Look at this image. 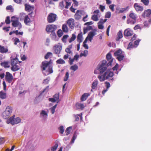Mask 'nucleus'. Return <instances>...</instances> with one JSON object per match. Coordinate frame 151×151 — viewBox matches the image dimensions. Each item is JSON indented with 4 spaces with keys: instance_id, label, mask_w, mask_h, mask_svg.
Segmentation results:
<instances>
[{
    "instance_id": "1",
    "label": "nucleus",
    "mask_w": 151,
    "mask_h": 151,
    "mask_svg": "<svg viewBox=\"0 0 151 151\" xmlns=\"http://www.w3.org/2000/svg\"><path fill=\"white\" fill-rule=\"evenodd\" d=\"M14 55H16L15 57H12L11 58V69L13 71L15 72L19 70L20 69L21 67L20 63L22 62L19 60L17 58L18 55H17L15 53H14Z\"/></svg>"
},
{
    "instance_id": "2",
    "label": "nucleus",
    "mask_w": 151,
    "mask_h": 151,
    "mask_svg": "<svg viewBox=\"0 0 151 151\" xmlns=\"http://www.w3.org/2000/svg\"><path fill=\"white\" fill-rule=\"evenodd\" d=\"M42 68L43 74L45 76L48 75L53 72L52 67L50 65V61H45L43 62Z\"/></svg>"
},
{
    "instance_id": "3",
    "label": "nucleus",
    "mask_w": 151,
    "mask_h": 151,
    "mask_svg": "<svg viewBox=\"0 0 151 151\" xmlns=\"http://www.w3.org/2000/svg\"><path fill=\"white\" fill-rule=\"evenodd\" d=\"M114 75L113 73L108 70L104 73L103 75L101 74L98 76V78L101 82L103 81L106 79H108L112 77Z\"/></svg>"
},
{
    "instance_id": "4",
    "label": "nucleus",
    "mask_w": 151,
    "mask_h": 151,
    "mask_svg": "<svg viewBox=\"0 0 151 151\" xmlns=\"http://www.w3.org/2000/svg\"><path fill=\"white\" fill-rule=\"evenodd\" d=\"M129 18L127 20V23L130 24H134L137 18V15L132 11H131L129 13Z\"/></svg>"
},
{
    "instance_id": "5",
    "label": "nucleus",
    "mask_w": 151,
    "mask_h": 151,
    "mask_svg": "<svg viewBox=\"0 0 151 151\" xmlns=\"http://www.w3.org/2000/svg\"><path fill=\"white\" fill-rule=\"evenodd\" d=\"M97 68L101 74H102L104 73L108 70L111 71L110 69H107L106 61L105 60H103L102 63L98 66Z\"/></svg>"
},
{
    "instance_id": "6",
    "label": "nucleus",
    "mask_w": 151,
    "mask_h": 151,
    "mask_svg": "<svg viewBox=\"0 0 151 151\" xmlns=\"http://www.w3.org/2000/svg\"><path fill=\"white\" fill-rule=\"evenodd\" d=\"M35 15L31 12L27 15H26L24 17V23L27 25H30L32 22L34 20Z\"/></svg>"
},
{
    "instance_id": "7",
    "label": "nucleus",
    "mask_w": 151,
    "mask_h": 151,
    "mask_svg": "<svg viewBox=\"0 0 151 151\" xmlns=\"http://www.w3.org/2000/svg\"><path fill=\"white\" fill-rule=\"evenodd\" d=\"M12 25L14 27H17L18 29H20L22 27L21 23L19 21L18 18L15 16H13L11 17Z\"/></svg>"
},
{
    "instance_id": "8",
    "label": "nucleus",
    "mask_w": 151,
    "mask_h": 151,
    "mask_svg": "<svg viewBox=\"0 0 151 151\" xmlns=\"http://www.w3.org/2000/svg\"><path fill=\"white\" fill-rule=\"evenodd\" d=\"M12 111V107L8 106L6 107L5 110L3 112L2 114V116L5 119L8 118Z\"/></svg>"
},
{
    "instance_id": "9",
    "label": "nucleus",
    "mask_w": 151,
    "mask_h": 151,
    "mask_svg": "<svg viewBox=\"0 0 151 151\" xmlns=\"http://www.w3.org/2000/svg\"><path fill=\"white\" fill-rule=\"evenodd\" d=\"M14 115H13L12 117L7 120L6 123L7 124L11 123L12 125L18 124L21 122V119L19 117H17L14 118Z\"/></svg>"
},
{
    "instance_id": "10",
    "label": "nucleus",
    "mask_w": 151,
    "mask_h": 151,
    "mask_svg": "<svg viewBox=\"0 0 151 151\" xmlns=\"http://www.w3.org/2000/svg\"><path fill=\"white\" fill-rule=\"evenodd\" d=\"M114 55L117 57V59L119 61L122 60L124 57V52L122 51L120 49L116 51L114 53Z\"/></svg>"
},
{
    "instance_id": "11",
    "label": "nucleus",
    "mask_w": 151,
    "mask_h": 151,
    "mask_svg": "<svg viewBox=\"0 0 151 151\" xmlns=\"http://www.w3.org/2000/svg\"><path fill=\"white\" fill-rule=\"evenodd\" d=\"M62 44L60 43L55 45L53 47V51L54 53L56 54H59L62 50Z\"/></svg>"
},
{
    "instance_id": "12",
    "label": "nucleus",
    "mask_w": 151,
    "mask_h": 151,
    "mask_svg": "<svg viewBox=\"0 0 151 151\" xmlns=\"http://www.w3.org/2000/svg\"><path fill=\"white\" fill-rule=\"evenodd\" d=\"M48 109L41 110L40 113V118L43 120H46L48 117Z\"/></svg>"
},
{
    "instance_id": "13",
    "label": "nucleus",
    "mask_w": 151,
    "mask_h": 151,
    "mask_svg": "<svg viewBox=\"0 0 151 151\" xmlns=\"http://www.w3.org/2000/svg\"><path fill=\"white\" fill-rule=\"evenodd\" d=\"M5 78L6 81L9 83H12L14 79L12 74L8 72L6 73Z\"/></svg>"
},
{
    "instance_id": "14",
    "label": "nucleus",
    "mask_w": 151,
    "mask_h": 151,
    "mask_svg": "<svg viewBox=\"0 0 151 151\" xmlns=\"http://www.w3.org/2000/svg\"><path fill=\"white\" fill-rule=\"evenodd\" d=\"M57 29V27L54 24H49L47 26L46 29V31L48 33L53 32Z\"/></svg>"
},
{
    "instance_id": "15",
    "label": "nucleus",
    "mask_w": 151,
    "mask_h": 151,
    "mask_svg": "<svg viewBox=\"0 0 151 151\" xmlns=\"http://www.w3.org/2000/svg\"><path fill=\"white\" fill-rule=\"evenodd\" d=\"M57 18V15L56 14L51 13H50L47 17V21L50 23H52L55 21Z\"/></svg>"
},
{
    "instance_id": "16",
    "label": "nucleus",
    "mask_w": 151,
    "mask_h": 151,
    "mask_svg": "<svg viewBox=\"0 0 151 151\" xmlns=\"http://www.w3.org/2000/svg\"><path fill=\"white\" fill-rule=\"evenodd\" d=\"M35 146V141L32 140H29L27 145V147L30 150L34 149Z\"/></svg>"
},
{
    "instance_id": "17",
    "label": "nucleus",
    "mask_w": 151,
    "mask_h": 151,
    "mask_svg": "<svg viewBox=\"0 0 151 151\" xmlns=\"http://www.w3.org/2000/svg\"><path fill=\"white\" fill-rule=\"evenodd\" d=\"M48 100L52 102H56L58 103L59 101V93L56 94L54 96L53 98H49Z\"/></svg>"
},
{
    "instance_id": "18",
    "label": "nucleus",
    "mask_w": 151,
    "mask_h": 151,
    "mask_svg": "<svg viewBox=\"0 0 151 151\" xmlns=\"http://www.w3.org/2000/svg\"><path fill=\"white\" fill-rule=\"evenodd\" d=\"M67 24L71 29H73L74 27V20L73 19L70 18L67 22Z\"/></svg>"
},
{
    "instance_id": "19",
    "label": "nucleus",
    "mask_w": 151,
    "mask_h": 151,
    "mask_svg": "<svg viewBox=\"0 0 151 151\" xmlns=\"http://www.w3.org/2000/svg\"><path fill=\"white\" fill-rule=\"evenodd\" d=\"M133 34L132 31L129 28L126 29L124 32V35L125 36H132Z\"/></svg>"
},
{
    "instance_id": "20",
    "label": "nucleus",
    "mask_w": 151,
    "mask_h": 151,
    "mask_svg": "<svg viewBox=\"0 0 151 151\" xmlns=\"http://www.w3.org/2000/svg\"><path fill=\"white\" fill-rule=\"evenodd\" d=\"M134 7L137 12L142 11L143 10V7L140 6L137 3H135L134 4Z\"/></svg>"
},
{
    "instance_id": "21",
    "label": "nucleus",
    "mask_w": 151,
    "mask_h": 151,
    "mask_svg": "<svg viewBox=\"0 0 151 151\" xmlns=\"http://www.w3.org/2000/svg\"><path fill=\"white\" fill-rule=\"evenodd\" d=\"M96 35V33L95 31H92L89 32L87 37L88 38V40L91 42L93 36Z\"/></svg>"
},
{
    "instance_id": "22",
    "label": "nucleus",
    "mask_w": 151,
    "mask_h": 151,
    "mask_svg": "<svg viewBox=\"0 0 151 151\" xmlns=\"http://www.w3.org/2000/svg\"><path fill=\"white\" fill-rule=\"evenodd\" d=\"M84 12L83 11L77 10L75 15L74 17L76 20H79L81 18V14Z\"/></svg>"
},
{
    "instance_id": "23",
    "label": "nucleus",
    "mask_w": 151,
    "mask_h": 151,
    "mask_svg": "<svg viewBox=\"0 0 151 151\" xmlns=\"http://www.w3.org/2000/svg\"><path fill=\"white\" fill-rule=\"evenodd\" d=\"M151 14V10L150 9H147L144 11V12L142 14V16L144 17H148Z\"/></svg>"
},
{
    "instance_id": "24",
    "label": "nucleus",
    "mask_w": 151,
    "mask_h": 151,
    "mask_svg": "<svg viewBox=\"0 0 151 151\" xmlns=\"http://www.w3.org/2000/svg\"><path fill=\"white\" fill-rule=\"evenodd\" d=\"M25 9L26 11L30 12L34 9V7L27 4L25 5Z\"/></svg>"
},
{
    "instance_id": "25",
    "label": "nucleus",
    "mask_w": 151,
    "mask_h": 151,
    "mask_svg": "<svg viewBox=\"0 0 151 151\" xmlns=\"http://www.w3.org/2000/svg\"><path fill=\"white\" fill-rule=\"evenodd\" d=\"M8 51L7 47L0 45V52L2 53H6Z\"/></svg>"
},
{
    "instance_id": "26",
    "label": "nucleus",
    "mask_w": 151,
    "mask_h": 151,
    "mask_svg": "<svg viewBox=\"0 0 151 151\" xmlns=\"http://www.w3.org/2000/svg\"><path fill=\"white\" fill-rule=\"evenodd\" d=\"M1 66L4 67L5 68H9L10 66L9 62L7 61L1 63Z\"/></svg>"
},
{
    "instance_id": "27",
    "label": "nucleus",
    "mask_w": 151,
    "mask_h": 151,
    "mask_svg": "<svg viewBox=\"0 0 151 151\" xmlns=\"http://www.w3.org/2000/svg\"><path fill=\"white\" fill-rule=\"evenodd\" d=\"M77 41L79 43L82 42L83 38L82 37V34L81 33H80L78 34L77 36Z\"/></svg>"
},
{
    "instance_id": "28",
    "label": "nucleus",
    "mask_w": 151,
    "mask_h": 151,
    "mask_svg": "<svg viewBox=\"0 0 151 151\" xmlns=\"http://www.w3.org/2000/svg\"><path fill=\"white\" fill-rule=\"evenodd\" d=\"M100 17L99 14H94L92 16V19L94 21H97L99 20V17Z\"/></svg>"
},
{
    "instance_id": "29",
    "label": "nucleus",
    "mask_w": 151,
    "mask_h": 151,
    "mask_svg": "<svg viewBox=\"0 0 151 151\" xmlns=\"http://www.w3.org/2000/svg\"><path fill=\"white\" fill-rule=\"evenodd\" d=\"M62 29L63 32H67L68 31V28L65 24H63L62 26Z\"/></svg>"
},
{
    "instance_id": "30",
    "label": "nucleus",
    "mask_w": 151,
    "mask_h": 151,
    "mask_svg": "<svg viewBox=\"0 0 151 151\" xmlns=\"http://www.w3.org/2000/svg\"><path fill=\"white\" fill-rule=\"evenodd\" d=\"M88 94L87 93H84L83 95L81 98V100L82 101H84L86 100L88 96Z\"/></svg>"
},
{
    "instance_id": "31",
    "label": "nucleus",
    "mask_w": 151,
    "mask_h": 151,
    "mask_svg": "<svg viewBox=\"0 0 151 151\" xmlns=\"http://www.w3.org/2000/svg\"><path fill=\"white\" fill-rule=\"evenodd\" d=\"M72 45H69L68 47L65 49V52L67 53L72 54V52L71 50V49H72Z\"/></svg>"
},
{
    "instance_id": "32",
    "label": "nucleus",
    "mask_w": 151,
    "mask_h": 151,
    "mask_svg": "<svg viewBox=\"0 0 151 151\" xmlns=\"http://www.w3.org/2000/svg\"><path fill=\"white\" fill-rule=\"evenodd\" d=\"M98 83V81L97 80H95L93 82L92 88L93 89H94L96 87Z\"/></svg>"
},
{
    "instance_id": "33",
    "label": "nucleus",
    "mask_w": 151,
    "mask_h": 151,
    "mask_svg": "<svg viewBox=\"0 0 151 151\" xmlns=\"http://www.w3.org/2000/svg\"><path fill=\"white\" fill-rule=\"evenodd\" d=\"M117 37L116 38V40H118L123 37L122 31L120 30L117 33Z\"/></svg>"
},
{
    "instance_id": "34",
    "label": "nucleus",
    "mask_w": 151,
    "mask_h": 151,
    "mask_svg": "<svg viewBox=\"0 0 151 151\" xmlns=\"http://www.w3.org/2000/svg\"><path fill=\"white\" fill-rule=\"evenodd\" d=\"M58 147V144L57 143H55L54 145L51 147L50 149L51 151H55Z\"/></svg>"
},
{
    "instance_id": "35",
    "label": "nucleus",
    "mask_w": 151,
    "mask_h": 151,
    "mask_svg": "<svg viewBox=\"0 0 151 151\" xmlns=\"http://www.w3.org/2000/svg\"><path fill=\"white\" fill-rule=\"evenodd\" d=\"M50 35L52 40L55 41L58 40V39H56V35L55 32L51 33Z\"/></svg>"
},
{
    "instance_id": "36",
    "label": "nucleus",
    "mask_w": 151,
    "mask_h": 151,
    "mask_svg": "<svg viewBox=\"0 0 151 151\" xmlns=\"http://www.w3.org/2000/svg\"><path fill=\"white\" fill-rule=\"evenodd\" d=\"M78 68V65H75L73 66H72L70 68V70H73L74 72L76 71Z\"/></svg>"
},
{
    "instance_id": "37",
    "label": "nucleus",
    "mask_w": 151,
    "mask_h": 151,
    "mask_svg": "<svg viewBox=\"0 0 151 151\" xmlns=\"http://www.w3.org/2000/svg\"><path fill=\"white\" fill-rule=\"evenodd\" d=\"M56 62L57 63L63 64L65 63V61L61 58H60L58 60L56 61Z\"/></svg>"
},
{
    "instance_id": "38",
    "label": "nucleus",
    "mask_w": 151,
    "mask_h": 151,
    "mask_svg": "<svg viewBox=\"0 0 151 151\" xmlns=\"http://www.w3.org/2000/svg\"><path fill=\"white\" fill-rule=\"evenodd\" d=\"M76 105L78 109H83L84 107L83 104L81 103H77Z\"/></svg>"
},
{
    "instance_id": "39",
    "label": "nucleus",
    "mask_w": 151,
    "mask_h": 151,
    "mask_svg": "<svg viewBox=\"0 0 151 151\" xmlns=\"http://www.w3.org/2000/svg\"><path fill=\"white\" fill-rule=\"evenodd\" d=\"M72 129V127H70L67 128L65 131V133H66V135H68L70 134V131Z\"/></svg>"
},
{
    "instance_id": "40",
    "label": "nucleus",
    "mask_w": 151,
    "mask_h": 151,
    "mask_svg": "<svg viewBox=\"0 0 151 151\" xmlns=\"http://www.w3.org/2000/svg\"><path fill=\"white\" fill-rule=\"evenodd\" d=\"M88 54V51L87 50H85L84 51L83 53H81L80 55V57H81L83 56L86 57Z\"/></svg>"
},
{
    "instance_id": "41",
    "label": "nucleus",
    "mask_w": 151,
    "mask_h": 151,
    "mask_svg": "<svg viewBox=\"0 0 151 151\" xmlns=\"http://www.w3.org/2000/svg\"><path fill=\"white\" fill-rule=\"evenodd\" d=\"M6 97V93L2 92V91L0 92V98L4 99H5Z\"/></svg>"
},
{
    "instance_id": "42",
    "label": "nucleus",
    "mask_w": 151,
    "mask_h": 151,
    "mask_svg": "<svg viewBox=\"0 0 151 151\" xmlns=\"http://www.w3.org/2000/svg\"><path fill=\"white\" fill-rule=\"evenodd\" d=\"M57 104H56L54 106L50 108V110L51 111V112L52 114H53L55 112V109L57 107Z\"/></svg>"
},
{
    "instance_id": "43",
    "label": "nucleus",
    "mask_w": 151,
    "mask_h": 151,
    "mask_svg": "<svg viewBox=\"0 0 151 151\" xmlns=\"http://www.w3.org/2000/svg\"><path fill=\"white\" fill-rule=\"evenodd\" d=\"M52 54L50 52H48L45 57V59H47L50 56H52Z\"/></svg>"
},
{
    "instance_id": "44",
    "label": "nucleus",
    "mask_w": 151,
    "mask_h": 151,
    "mask_svg": "<svg viewBox=\"0 0 151 151\" xmlns=\"http://www.w3.org/2000/svg\"><path fill=\"white\" fill-rule=\"evenodd\" d=\"M111 15V13L110 12H106L105 17L106 18H109Z\"/></svg>"
},
{
    "instance_id": "45",
    "label": "nucleus",
    "mask_w": 151,
    "mask_h": 151,
    "mask_svg": "<svg viewBox=\"0 0 151 151\" xmlns=\"http://www.w3.org/2000/svg\"><path fill=\"white\" fill-rule=\"evenodd\" d=\"M59 129V132L61 134H63L64 131V127L62 126H60L58 128Z\"/></svg>"
},
{
    "instance_id": "46",
    "label": "nucleus",
    "mask_w": 151,
    "mask_h": 151,
    "mask_svg": "<svg viewBox=\"0 0 151 151\" xmlns=\"http://www.w3.org/2000/svg\"><path fill=\"white\" fill-rule=\"evenodd\" d=\"M69 74L68 72H66L64 79V81H66L68 80L69 78Z\"/></svg>"
},
{
    "instance_id": "47",
    "label": "nucleus",
    "mask_w": 151,
    "mask_h": 151,
    "mask_svg": "<svg viewBox=\"0 0 151 151\" xmlns=\"http://www.w3.org/2000/svg\"><path fill=\"white\" fill-rule=\"evenodd\" d=\"M76 38V37L75 35L74 34H72V37L69 40V42L71 43L72 41H73Z\"/></svg>"
},
{
    "instance_id": "48",
    "label": "nucleus",
    "mask_w": 151,
    "mask_h": 151,
    "mask_svg": "<svg viewBox=\"0 0 151 151\" xmlns=\"http://www.w3.org/2000/svg\"><path fill=\"white\" fill-rule=\"evenodd\" d=\"M106 58L107 60H111V54L110 52H109L106 55Z\"/></svg>"
},
{
    "instance_id": "49",
    "label": "nucleus",
    "mask_w": 151,
    "mask_h": 151,
    "mask_svg": "<svg viewBox=\"0 0 151 151\" xmlns=\"http://www.w3.org/2000/svg\"><path fill=\"white\" fill-rule=\"evenodd\" d=\"M101 21L99 22L98 23V28L100 29H103L104 28L103 24H101Z\"/></svg>"
},
{
    "instance_id": "50",
    "label": "nucleus",
    "mask_w": 151,
    "mask_h": 151,
    "mask_svg": "<svg viewBox=\"0 0 151 151\" xmlns=\"http://www.w3.org/2000/svg\"><path fill=\"white\" fill-rule=\"evenodd\" d=\"M141 2L143 3L146 6L148 5L149 3L148 0H141Z\"/></svg>"
},
{
    "instance_id": "51",
    "label": "nucleus",
    "mask_w": 151,
    "mask_h": 151,
    "mask_svg": "<svg viewBox=\"0 0 151 151\" xmlns=\"http://www.w3.org/2000/svg\"><path fill=\"white\" fill-rule=\"evenodd\" d=\"M68 37V35H64L62 38V40L63 42H66L67 39Z\"/></svg>"
},
{
    "instance_id": "52",
    "label": "nucleus",
    "mask_w": 151,
    "mask_h": 151,
    "mask_svg": "<svg viewBox=\"0 0 151 151\" xmlns=\"http://www.w3.org/2000/svg\"><path fill=\"white\" fill-rule=\"evenodd\" d=\"M77 135L76 134V133H74V134H73L72 139V140H71V142L72 143H73L74 142V141L76 139V138H77Z\"/></svg>"
},
{
    "instance_id": "53",
    "label": "nucleus",
    "mask_w": 151,
    "mask_h": 151,
    "mask_svg": "<svg viewBox=\"0 0 151 151\" xmlns=\"http://www.w3.org/2000/svg\"><path fill=\"white\" fill-rule=\"evenodd\" d=\"M59 8L62 9L64 7V2L63 1H62L61 2H60L59 3Z\"/></svg>"
},
{
    "instance_id": "54",
    "label": "nucleus",
    "mask_w": 151,
    "mask_h": 151,
    "mask_svg": "<svg viewBox=\"0 0 151 151\" xmlns=\"http://www.w3.org/2000/svg\"><path fill=\"white\" fill-rule=\"evenodd\" d=\"M140 40H140L139 39L138 40H137L135 41L134 42V47H136L138 46V45H139V42L140 41Z\"/></svg>"
},
{
    "instance_id": "55",
    "label": "nucleus",
    "mask_w": 151,
    "mask_h": 151,
    "mask_svg": "<svg viewBox=\"0 0 151 151\" xmlns=\"http://www.w3.org/2000/svg\"><path fill=\"white\" fill-rule=\"evenodd\" d=\"M66 2V5L65 6V8L66 9H68L69 7V6H70L71 4V3L70 2H69V1H65Z\"/></svg>"
},
{
    "instance_id": "56",
    "label": "nucleus",
    "mask_w": 151,
    "mask_h": 151,
    "mask_svg": "<svg viewBox=\"0 0 151 151\" xmlns=\"http://www.w3.org/2000/svg\"><path fill=\"white\" fill-rule=\"evenodd\" d=\"M58 35L59 37H61L63 34L62 31L61 29H59L57 32Z\"/></svg>"
},
{
    "instance_id": "57",
    "label": "nucleus",
    "mask_w": 151,
    "mask_h": 151,
    "mask_svg": "<svg viewBox=\"0 0 151 151\" xmlns=\"http://www.w3.org/2000/svg\"><path fill=\"white\" fill-rule=\"evenodd\" d=\"M7 10H10L11 12H13V9L12 6H8L6 7V8Z\"/></svg>"
},
{
    "instance_id": "58",
    "label": "nucleus",
    "mask_w": 151,
    "mask_h": 151,
    "mask_svg": "<svg viewBox=\"0 0 151 151\" xmlns=\"http://www.w3.org/2000/svg\"><path fill=\"white\" fill-rule=\"evenodd\" d=\"M99 8L102 12H103L105 8V6L102 5H99Z\"/></svg>"
},
{
    "instance_id": "59",
    "label": "nucleus",
    "mask_w": 151,
    "mask_h": 151,
    "mask_svg": "<svg viewBox=\"0 0 151 151\" xmlns=\"http://www.w3.org/2000/svg\"><path fill=\"white\" fill-rule=\"evenodd\" d=\"M14 45H17L18 43L20 42V40L18 38H15L14 39Z\"/></svg>"
},
{
    "instance_id": "60",
    "label": "nucleus",
    "mask_w": 151,
    "mask_h": 151,
    "mask_svg": "<svg viewBox=\"0 0 151 151\" xmlns=\"http://www.w3.org/2000/svg\"><path fill=\"white\" fill-rule=\"evenodd\" d=\"M5 22L6 24H9L10 23V17L8 16L6 17L5 20Z\"/></svg>"
},
{
    "instance_id": "61",
    "label": "nucleus",
    "mask_w": 151,
    "mask_h": 151,
    "mask_svg": "<svg viewBox=\"0 0 151 151\" xmlns=\"http://www.w3.org/2000/svg\"><path fill=\"white\" fill-rule=\"evenodd\" d=\"M50 79L49 78H47L44 80L43 81V83L45 84H48L49 81Z\"/></svg>"
},
{
    "instance_id": "62",
    "label": "nucleus",
    "mask_w": 151,
    "mask_h": 151,
    "mask_svg": "<svg viewBox=\"0 0 151 151\" xmlns=\"http://www.w3.org/2000/svg\"><path fill=\"white\" fill-rule=\"evenodd\" d=\"M15 33L16 34V35H22L23 34V32H19L17 30L14 31Z\"/></svg>"
},
{
    "instance_id": "63",
    "label": "nucleus",
    "mask_w": 151,
    "mask_h": 151,
    "mask_svg": "<svg viewBox=\"0 0 151 151\" xmlns=\"http://www.w3.org/2000/svg\"><path fill=\"white\" fill-rule=\"evenodd\" d=\"M128 9H129V7L128 6H127L126 8H123V9H120L119 10V13H122V12H124V11H125L126 10Z\"/></svg>"
},
{
    "instance_id": "64",
    "label": "nucleus",
    "mask_w": 151,
    "mask_h": 151,
    "mask_svg": "<svg viewBox=\"0 0 151 151\" xmlns=\"http://www.w3.org/2000/svg\"><path fill=\"white\" fill-rule=\"evenodd\" d=\"M134 47V46L132 45V42H130L129 43L127 49H129L130 48Z\"/></svg>"
}]
</instances>
